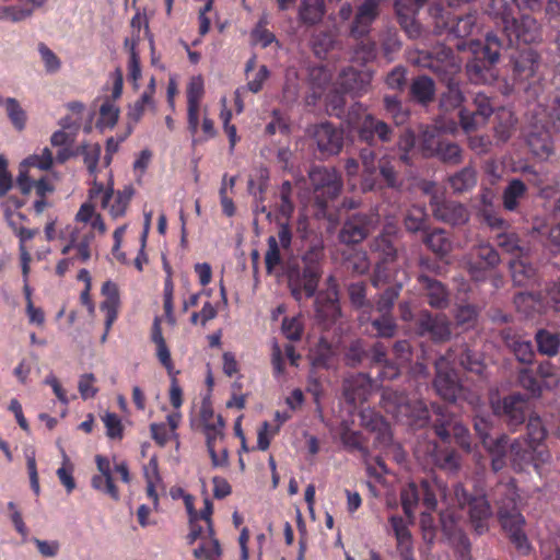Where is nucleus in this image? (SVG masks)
<instances>
[{
  "instance_id": "1",
  "label": "nucleus",
  "mask_w": 560,
  "mask_h": 560,
  "mask_svg": "<svg viewBox=\"0 0 560 560\" xmlns=\"http://www.w3.org/2000/svg\"><path fill=\"white\" fill-rule=\"evenodd\" d=\"M502 33L505 36L504 42L497 34L488 33L483 45L472 40L469 43L474 58L467 62L466 71L474 83H488L495 78L493 66L504 46L512 47L520 43L528 45L541 37L539 23L528 14H523L520 20L514 18Z\"/></svg>"
},
{
  "instance_id": "2",
  "label": "nucleus",
  "mask_w": 560,
  "mask_h": 560,
  "mask_svg": "<svg viewBox=\"0 0 560 560\" xmlns=\"http://www.w3.org/2000/svg\"><path fill=\"white\" fill-rule=\"evenodd\" d=\"M499 522L508 534L511 544L521 556H528L532 545L524 532L525 518L518 509L520 495L514 479L498 482L492 490Z\"/></svg>"
},
{
  "instance_id": "3",
  "label": "nucleus",
  "mask_w": 560,
  "mask_h": 560,
  "mask_svg": "<svg viewBox=\"0 0 560 560\" xmlns=\"http://www.w3.org/2000/svg\"><path fill=\"white\" fill-rule=\"evenodd\" d=\"M429 14L433 21V33L446 36L448 40L456 39L454 46L457 50H465L468 46L466 38L477 27V14L467 13L456 15L441 3H433L429 8Z\"/></svg>"
},
{
  "instance_id": "4",
  "label": "nucleus",
  "mask_w": 560,
  "mask_h": 560,
  "mask_svg": "<svg viewBox=\"0 0 560 560\" xmlns=\"http://www.w3.org/2000/svg\"><path fill=\"white\" fill-rule=\"evenodd\" d=\"M382 406L397 422L413 429L425 427L430 419V410L422 400L389 387L383 389Z\"/></svg>"
},
{
  "instance_id": "5",
  "label": "nucleus",
  "mask_w": 560,
  "mask_h": 560,
  "mask_svg": "<svg viewBox=\"0 0 560 560\" xmlns=\"http://www.w3.org/2000/svg\"><path fill=\"white\" fill-rule=\"evenodd\" d=\"M452 354L441 357L435 362L436 374L433 386L440 397L450 402L466 400L471 406H477L479 396L466 389L458 380L457 373L450 368Z\"/></svg>"
},
{
  "instance_id": "6",
  "label": "nucleus",
  "mask_w": 560,
  "mask_h": 560,
  "mask_svg": "<svg viewBox=\"0 0 560 560\" xmlns=\"http://www.w3.org/2000/svg\"><path fill=\"white\" fill-rule=\"evenodd\" d=\"M413 62L431 70L441 82L458 77L462 70L460 59L444 44L434 46L432 50H418Z\"/></svg>"
},
{
  "instance_id": "7",
  "label": "nucleus",
  "mask_w": 560,
  "mask_h": 560,
  "mask_svg": "<svg viewBox=\"0 0 560 560\" xmlns=\"http://www.w3.org/2000/svg\"><path fill=\"white\" fill-rule=\"evenodd\" d=\"M310 180L314 190L315 205L324 215L327 213L329 203L340 194L342 180L335 168L315 166L310 171Z\"/></svg>"
},
{
  "instance_id": "8",
  "label": "nucleus",
  "mask_w": 560,
  "mask_h": 560,
  "mask_svg": "<svg viewBox=\"0 0 560 560\" xmlns=\"http://www.w3.org/2000/svg\"><path fill=\"white\" fill-rule=\"evenodd\" d=\"M380 5V0H363L353 14L352 5L346 2L340 7L338 15L342 21H348L353 15L349 35L354 39H362L370 34L373 23L378 18Z\"/></svg>"
},
{
  "instance_id": "9",
  "label": "nucleus",
  "mask_w": 560,
  "mask_h": 560,
  "mask_svg": "<svg viewBox=\"0 0 560 560\" xmlns=\"http://www.w3.org/2000/svg\"><path fill=\"white\" fill-rule=\"evenodd\" d=\"M431 408L435 416L433 429L440 440L443 443H450L453 438L462 448L469 450L470 436L468 429L457 421L446 406L432 404Z\"/></svg>"
},
{
  "instance_id": "10",
  "label": "nucleus",
  "mask_w": 560,
  "mask_h": 560,
  "mask_svg": "<svg viewBox=\"0 0 560 560\" xmlns=\"http://www.w3.org/2000/svg\"><path fill=\"white\" fill-rule=\"evenodd\" d=\"M303 262L302 269L294 268L290 270L288 276L291 294L298 301L302 300L303 296H314L322 277V268L318 261L311 260L306 255Z\"/></svg>"
},
{
  "instance_id": "11",
  "label": "nucleus",
  "mask_w": 560,
  "mask_h": 560,
  "mask_svg": "<svg viewBox=\"0 0 560 560\" xmlns=\"http://www.w3.org/2000/svg\"><path fill=\"white\" fill-rule=\"evenodd\" d=\"M453 491L459 506H469V517L475 530L479 535L487 532L492 511L486 495H471L462 483H456Z\"/></svg>"
},
{
  "instance_id": "12",
  "label": "nucleus",
  "mask_w": 560,
  "mask_h": 560,
  "mask_svg": "<svg viewBox=\"0 0 560 560\" xmlns=\"http://www.w3.org/2000/svg\"><path fill=\"white\" fill-rule=\"evenodd\" d=\"M436 185L433 182H425L423 191L430 194V207L434 218L441 222L451 225H463L469 220L468 209L456 201L440 200V197L433 192Z\"/></svg>"
},
{
  "instance_id": "13",
  "label": "nucleus",
  "mask_w": 560,
  "mask_h": 560,
  "mask_svg": "<svg viewBox=\"0 0 560 560\" xmlns=\"http://www.w3.org/2000/svg\"><path fill=\"white\" fill-rule=\"evenodd\" d=\"M509 456L516 470H524L527 466L538 468L550 458L546 445H535L524 439L509 442Z\"/></svg>"
},
{
  "instance_id": "14",
  "label": "nucleus",
  "mask_w": 560,
  "mask_h": 560,
  "mask_svg": "<svg viewBox=\"0 0 560 560\" xmlns=\"http://www.w3.org/2000/svg\"><path fill=\"white\" fill-rule=\"evenodd\" d=\"M380 215L370 211L369 213H355L350 215L339 232V241L343 244H359L377 226Z\"/></svg>"
},
{
  "instance_id": "15",
  "label": "nucleus",
  "mask_w": 560,
  "mask_h": 560,
  "mask_svg": "<svg viewBox=\"0 0 560 560\" xmlns=\"http://www.w3.org/2000/svg\"><path fill=\"white\" fill-rule=\"evenodd\" d=\"M493 415L502 419L511 429L526 420L527 400L522 394H511L503 398L491 399Z\"/></svg>"
},
{
  "instance_id": "16",
  "label": "nucleus",
  "mask_w": 560,
  "mask_h": 560,
  "mask_svg": "<svg viewBox=\"0 0 560 560\" xmlns=\"http://www.w3.org/2000/svg\"><path fill=\"white\" fill-rule=\"evenodd\" d=\"M500 264V256L495 248L490 244H479L475 246L467 260V270L475 281H483L488 271L494 269Z\"/></svg>"
},
{
  "instance_id": "17",
  "label": "nucleus",
  "mask_w": 560,
  "mask_h": 560,
  "mask_svg": "<svg viewBox=\"0 0 560 560\" xmlns=\"http://www.w3.org/2000/svg\"><path fill=\"white\" fill-rule=\"evenodd\" d=\"M427 2L428 0H395L397 21L411 39L419 38L422 35V25L416 16Z\"/></svg>"
},
{
  "instance_id": "18",
  "label": "nucleus",
  "mask_w": 560,
  "mask_h": 560,
  "mask_svg": "<svg viewBox=\"0 0 560 560\" xmlns=\"http://www.w3.org/2000/svg\"><path fill=\"white\" fill-rule=\"evenodd\" d=\"M418 335L429 336L433 341L448 340L452 330L451 323L445 315H432L429 311H421L416 319Z\"/></svg>"
},
{
  "instance_id": "19",
  "label": "nucleus",
  "mask_w": 560,
  "mask_h": 560,
  "mask_svg": "<svg viewBox=\"0 0 560 560\" xmlns=\"http://www.w3.org/2000/svg\"><path fill=\"white\" fill-rule=\"evenodd\" d=\"M472 110L463 108L459 112V121L465 131L476 129L478 126L486 122V120L493 114V104L491 98L485 92H477L474 97Z\"/></svg>"
},
{
  "instance_id": "20",
  "label": "nucleus",
  "mask_w": 560,
  "mask_h": 560,
  "mask_svg": "<svg viewBox=\"0 0 560 560\" xmlns=\"http://www.w3.org/2000/svg\"><path fill=\"white\" fill-rule=\"evenodd\" d=\"M313 138L317 149L324 155L338 154L343 145V131L330 122H322L315 126Z\"/></svg>"
},
{
  "instance_id": "21",
  "label": "nucleus",
  "mask_w": 560,
  "mask_h": 560,
  "mask_svg": "<svg viewBox=\"0 0 560 560\" xmlns=\"http://www.w3.org/2000/svg\"><path fill=\"white\" fill-rule=\"evenodd\" d=\"M357 135L360 141L373 147L377 141L382 143L390 142L394 137V130L385 121L377 119L373 115H369L363 119L361 126H359Z\"/></svg>"
},
{
  "instance_id": "22",
  "label": "nucleus",
  "mask_w": 560,
  "mask_h": 560,
  "mask_svg": "<svg viewBox=\"0 0 560 560\" xmlns=\"http://www.w3.org/2000/svg\"><path fill=\"white\" fill-rule=\"evenodd\" d=\"M372 81V72L347 67L341 70L337 79V85L343 93L361 95L368 91Z\"/></svg>"
},
{
  "instance_id": "23",
  "label": "nucleus",
  "mask_w": 560,
  "mask_h": 560,
  "mask_svg": "<svg viewBox=\"0 0 560 560\" xmlns=\"http://www.w3.org/2000/svg\"><path fill=\"white\" fill-rule=\"evenodd\" d=\"M187 122L188 129L195 136L199 128V108L205 94L201 75L192 77L187 85Z\"/></svg>"
},
{
  "instance_id": "24",
  "label": "nucleus",
  "mask_w": 560,
  "mask_h": 560,
  "mask_svg": "<svg viewBox=\"0 0 560 560\" xmlns=\"http://www.w3.org/2000/svg\"><path fill=\"white\" fill-rule=\"evenodd\" d=\"M513 79L524 82L534 77L538 65L539 56L535 50L527 47L511 55Z\"/></svg>"
},
{
  "instance_id": "25",
  "label": "nucleus",
  "mask_w": 560,
  "mask_h": 560,
  "mask_svg": "<svg viewBox=\"0 0 560 560\" xmlns=\"http://www.w3.org/2000/svg\"><path fill=\"white\" fill-rule=\"evenodd\" d=\"M417 281L431 307L444 310L448 306L450 292L441 281L423 273L418 276Z\"/></svg>"
},
{
  "instance_id": "26",
  "label": "nucleus",
  "mask_w": 560,
  "mask_h": 560,
  "mask_svg": "<svg viewBox=\"0 0 560 560\" xmlns=\"http://www.w3.org/2000/svg\"><path fill=\"white\" fill-rule=\"evenodd\" d=\"M95 463L100 475H94L92 477V488L109 495L114 501H119L120 493L117 486L114 483L109 459L103 455H96Z\"/></svg>"
},
{
  "instance_id": "27",
  "label": "nucleus",
  "mask_w": 560,
  "mask_h": 560,
  "mask_svg": "<svg viewBox=\"0 0 560 560\" xmlns=\"http://www.w3.org/2000/svg\"><path fill=\"white\" fill-rule=\"evenodd\" d=\"M360 161L362 163V175H361V188L363 191H376L383 185L378 179L377 165H376V153L369 145L363 148L359 153Z\"/></svg>"
},
{
  "instance_id": "28",
  "label": "nucleus",
  "mask_w": 560,
  "mask_h": 560,
  "mask_svg": "<svg viewBox=\"0 0 560 560\" xmlns=\"http://www.w3.org/2000/svg\"><path fill=\"white\" fill-rule=\"evenodd\" d=\"M315 311L317 317L327 323H334L340 316L338 291L336 285L327 291H320L315 299Z\"/></svg>"
},
{
  "instance_id": "29",
  "label": "nucleus",
  "mask_w": 560,
  "mask_h": 560,
  "mask_svg": "<svg viewBox=\"0 0 560 560\" xmlns=\"http://www.w3.org/2000/svg\"><path fill=\"white\" fill-rule=\"evenodd\" d=\"M102 293L106 298L101 304V310L105 312V332L102 336V341L104 342L118 316L119 290L116 283L106 281L102 287Z\"/></svg>"
},
{
  "instance_id": "30",
  "label": "nucleus",
  "mask_w": 560,
  "mask_h": 560,
  "mask_svg": "<svg viewBox=\"0 0 560 560\" xmlns=\"http://www.w3.org/2000/svg\"><path fill=\"white\" fill-rule=\"evenodd\" d=\"M371 386L370 378L363 373H358L345 380L343 396L350 404L363 402L370 395Z\"/></svg>"
},
{
  "instance_id": "31",
  "label": "nucleus",
  "mask_w": 560,
  "mask_h": 560,
  "mask_svg": "<svg viewBox=\"0 0 560 560\" xmlns=\"http://www.w3.org/2000/svg\"><path fill=\"white\" fill-rule=\"evenodd\" d=\"M399 162V159L392 154H384L378 159L377 175L383 185L378 190L384 188L398 189L401 186L402 182L396 168Z\"/></svg>"
},
{
  "instance_id": "32",
  "label": "nucleus",
  "mask_w": 560,
  "mask_h": 560,
  "mask_svg": "<svg viewBox=\"0 0 560 560\" xmlns=\"http://www.w3.org/2000/svg\"><path fill=\"white\" fill-rule=\"evenodd\" d=\"M389 524L397 540V549L402 560H413L412 558V538L411 533L405 520L399 515H392Z\"/></svg>"
},
{
  "instance_id": "33",
  "label": "nucleus",
  "mask_w": 560,
  "mask_h": 560,
  "mask_svg": "<svg viewBox=\"0 0 560 560\" xmlns=\"http://www.w3.org/2000/svg\"><path fill=\"white\" fill-rule=\"evenodd\" d=\"M514 305L521 314L527 318L546 312V305L541 293L520 292L514 296Z\"/></svg>"
},
{
  "instance_id": "34",
  "label": "nucleus",
  "mask_w": 560,
  "mask_h": 560,
  "mask_svg": "<svg viewBox=\"0 0 560 560\" xmlns=\"http://www.w3.org/2000/svg\"><path fill=\"white\" fill-rule=\"evenodd\" d=\"M537 237L552 254H560V222L546 221L534 228Z\"/></svg>"
},
{
  "instance_id": "35",
  "label": "nucleus",
  "mask_w": 560,
  "mask_h": 560,
  "mask_svg": "<svg viewBox=\"0 0 560 560\" xmlns=\"http://www.w3.org/2000/svg\"><path fill=\"white\" fill-rule=\"evenodd\" d=\"M527 145L530 152L539 159H547L553 153V141L547 130L530 132L527 136Z\"/></svg>"
},
{
  "instance_id": "36",
  "label": "nucleus",
  "mask_w": 560,
  "mask_h": 560,
  "mask_svg": "<svg viewBox=\"0 0 560 560\" xmlns=\"http://www.w3.org/2000/svg\"><path fill=\"white\" fill-rule=\"evenodd\" d=\"M395 236L384 231L375 237L371 244V250L377 256V260L394 262L397 258V247L394 244Z\"/></svg>"
},
{
  "instance_id": "37",
  "label": "nucleus",
  "mask_w": 560,
  "mask_h": 560,
  "mask_svg": "<svg viewBox=\"0 0 560 560\" xmlns=\"http://www.w3.org/2000/svg\"><path fill=\"white\" fill-rule=\"evenodd\" d=\"M410 95L417 103L428 105L434 100V81L427 75L415 78L410 85Z\"/></svg>"
},
{
  "instance_id": "38",
  "label": "nucleus",
  "mask_w": 560,
  "mask_h": 560,
  "mask_svg": "<svg viewBox=\"0 0 560 560\" xmlns=\"http://www.w3.org/2000/svg\"><path fill=\"white\" fill-rule=\"evenodd\" d=\"M442 83L445 84L446 91L442 93L440 98L441 108L448 112L459 107L465 97L459 86L458 77L442 81Z\"/></svg>"
},
{
  "instance_id": "39",
  "label": "nucleus",
  "mask_w": 560,
  "mask_h": 560,
  "mask_svg": "<svg viewBox=\"0 0 560 560\" xmlns=\"http://www.w3.org/2000/svg\"><path fill=\"white\" fill-rule=\"evenodd\" d=\"M486 13L497 26L501 27L502 32L514 19L513 9L506 0H489Z\"/></svg>"
},
{
  "instance_id": "40",
  "label": "nucleus",
  "mask_w": 560,
  "mask_h": 560,
  "mask_svg": "<svg viewBox=\"0 0 560 560\" xmlns=\"http://www.w3.org/2000/svg\"><path fill=\"white\" fill-rule=\"evenodd\" d=\"M325 14L324 0H302L299 8V20L302 24L312 26L319 23Z\"/></svg>"
},
{
  "instance_id": "41",
  "label": "nucleus",
  "mask_w": 560,
  "mask_h": 560,
  "mask_svg": "<svg viewBox=\"0 0 560 560\" xmlns=\"http://www.w3.org/2000/svg\"><path fill=\"white\" fill-rule=\"evenodd\" d=\"M444 138L441 130L434 126H427L420 133L419 148L424 158L435 156Z\"/></svg>"
},
{
  "instance_id": "42",
  "label": "nucleus",
  "mask_w": 560,
  "mask_h": 560,
  "mask_svg": "<svg viewBox=\"0 0 560 560\" xmlns=\"http://www.w3.org/2000/svg\"><path fill=\"white\" fill-rule=\"evenodd\" d=\"M512 278L515 284L526 285L536 276V268L523 255H518L510 262Z\"/></svg>"
},
{
  "instance_id": "43",
  "label": "nucleus",
  "mask_w": 560,
  "mask_h": 560,
  "mask_svg": "<svg viewBox=\"0 0 560 560\" xmlns=\"http://www.w3.org/2000/svg\"><path fill=\"white\" fill-rule=\"evenodd\" d=\"M365 421V416L362 417ZM365 427L375 433L374 445L376 447H387L390 445L393 434L388 423H386L378 415H373L370 421L364 422Z\"/></svg>"
},
{
  "instance_id": "44",
  "label": "nucleus",
  "mask_w": 560,
  "mask_h": 560,
  "mask_svg": "<svg viewBox=\"0 0 560 560\" xmlns=\"http://www.w3.org/2000/svg\"><path fill=\"white\" fill-rule=\"evenodd\" d=\"M520 10L545 11L549 19L560 15V0H512Z\"/></svg>"
},
{
  "instance_id": "45",
  "label": "nucleus",
  "mask_w": 560,
  "mask_h": 560,
  "mask_svg": "<svg viewBox=\"0 0 560 560\" xmlns=\"http://www.w3.org/2000/svg\"><path fill=\"white\" fill-rule=\"evenodd\" d=\"M492 455L491 468L493 471H500L506 464V456L509 454V438L505 434L491 440L486 447Z\"/></svg>"
},
{
  "instance_id": "46",
  "label": "nucleus",
  "mask_w": 560,
  "mask_h": 560,
  "mask_svg": "<svg viewBox=\"0 0 560 560\" xmlns=\"http://www.w3.org/2000/svg\"><path fill=\"white\" fill-rule=\"evenodd\" d=\"M535 341L540 354L555 357L560 348V332H552L548 329H538L535 335Z\"/></svg>"
},
{
  "instance_id": "47",
  "label": "nucleus",
  "mask_w": 560,
  "mask_h": 560,
  "mask_svg": "<svg viewBox=\"0 0 560 560\" xmlns=\"http://www.w3.org/2000/svg\"><path fill=\"white\" fill-rule=\"evenodd\" d=\"M527 192L526 185L521 179H512L503 190V207L508 211H515L518 208L520 200Z\"/></svg>"
},
{
  "instance_id": "48",
  "label": "nucleus",
  "mask_w": 560,
  "mask_h": 560,
  "mask_svg": "<svg viewBox=\"0 0 560 560\" xmlns=\"http://www.w3.org/2000/svg\"><path fill=\"white\" fill-rule=\"evenodd\" d=\"M423 243L429 249L440 256L447 255L452 249V242L447 237L446 232L442 229L425 232Z\"/></svg>"
},
{
  "instance_id": "49",
  "label": "nucleus",
  "mask_w": 560,
  "mask_h": 560,
  "mask_svg": "<svg viewBox=\"0 0 560 560\" xmlns=\"http://www.w3.org/2000/svg\"><path fill=\"white\" fill-rule=\"evenodd\" d=\"M448 183L454 192L470 190L477 184V173L474 167L466 166L450 176Z\"/></svg>"
},
{
  "instance_id": "50",
  "label": "nucleus",
  "mask_w": 560,
  "mask_h": 560,
  "mask_svg": "<svg viewBox=\"0 0 560 560\" xmlns=\"http://www.w3.org/2000/svg\"><path fill=\"white\" fill-rule=\"evenodd\" d=\"M494 133L500 141H508L515 128L516 119L511 110L501 108L495 114Z\"/></svg>"
},
{
  "instance_id": "51",
  "label": "nucleus",
  "mask_w": 560,
  "mask_h": 560,
  "mask_svg": "<svg viewBox=\"0 0 560 560\" xmlns=\"http://www.w3.org/2000/svg\"><path fill=\"white\" fill-rule=\"evenodd\" d=\"M457 362L465 370L476 374H481L485 368L481 355L466 346L457 349Z\"/></svg>"
},
{
  "instance_id": "52",
  "label": "nucleus",
  "mask_w": 560,
  "mask_h": 560,
  "mask_svg": "<svg viewBox=\"0 0 560 560\" xmlns=\"http://www.w3.org/2000/svg\"><path fill=\"white\" fill-rule=\"evenodd\" d=\"M428 224V214L422 207L413 206L408 209L404 225L408 232L416 233L419 231L425 232Z\"/></svg>"
},
{
  "instance_id": "53",
  "label": "nucleus",
  "mask_w": 560,
  "mask_h": 560,
  "mask_svg": "<svg viewBox=\"0 0 560 560\" xmlns=\"http://www.w3.org/2000/svg\"><path fill=\"white\" fill-rule=\"evenodd\" d=\"M79 155L83 156V162L89 174L93 177L97 174V165L101 158L102 148L98 143H82L78 145Z\"/></svg>"
},
{
  "instance_id": "54",
  "label": "nucleus",
  "mask_w": 560,
  "mask_h": 560,
  "mask_svg": "<svg viewBox=\"0 0 560 560\" xmlns=\"http://www.w3.org/2000/svg\"><path fill=\"white\" fill-rule=\"evenodd\" d=\"M416 145V136L415 132L410 129L405 130L397 142V148L399 150L398 159L400 163H404L405 165H412L413 160V149Z\"/></svg>"
},
{
  "instance_id": "55",
  "label": "nucleus",
  "mask_w": 560,
  "mask_h": 560,
  "mask_svg": "<svg viewBox=\"0 0 560 560\" xmlns=\"http://www.w3.org/2000/svg\"><path fill=\"white\" fill-rule=\"evenodd\" d=\"M401 506L408 517H413L415 508L420 501V483L409 482L400 493Z\"/></svg>"
},
{
  "instance_id": "56",
  "label": "nucleus",
  "mask_w": 560,
  "mask_h": 560,
  "mask_svg": "<svg viewBox=\"0 0 560 560\" xmlns=\"http://www.w3.org/2000/svg\"><path fill=\"white\" fill-rule=\"evenodd\" d=\"M343 446L349 451H358L364 458L370 455V452L364 443L361 432L345 428L340 434Z\"/></svg>"
},
{
  "instance_id": "57",
  "label": "nucleus",
  "mask_w": 560,
  "mask_h": 560,
  "mask_svg": "<svg viewBox=\"0 0 560 560\" xmlns=\"http://www.w3.org/2000/svg\"><path fill=\"white\" fill-rule=\"evenodd\" d=\"M3 104L7 109L8 117L14 128L19 131L24 130L26 126L27 116L25 110L21 107L18 100L13 97H8L7 100H3Z\"/></svg>"
},
{
  "instance_id": "58",
  "label": "nucleus",
  "mask_w": 560,
  "mask_h": 560,
  "mask_svg": "<svg viewBox=\"0 0 560 560\" xmlns=\"http://www.w3.org/2000/svg\"><path fill=\"white\" fill-rule=\"evenodd\" d=\"M401 289L402 285L400 283H396L385 289L384 292L380 295L378 300L376 301V311L380 314L392 315L393 307L400 294Z\"/></svg>"
},
{
  "instance_id": "59",
  "label": "nucleus",
  "mask_w": 560,
  "mask_h": 560,
  "mask_svg": "<svg viewBox=\"0 0 560 560\" xmlns=\"http://www.w3.org/2000/svg\"><path fill=\"white\" fill-rule=\"evenodd\" d=\"M497 245L502 248L504 252L515 255L524 254V248L521 246V241L518 236L513 232L503 231L495 235Z\"/></svg>"
},
{
  "instance_id": "60",
  "label": "nucleus",
  "mask_w": 560,
  "mask_h": 560,
  "mask_svg": "<svg viewBox=\"0 0 560 560\" xmlns=\"http://www.w3.org/2000/svg\"><path fill=\"white\" fill-rule=\"evenodd\" d=\"M293 186L290 180H284L279 190L280 203L278 206V212L281 217L287 220L291 218L294 211V203L292 200Z\"/></svg>"
},
{
  "instance_id": "61",
  "label": "nucleus",
  "mask_w": 560,
  "mask_h": 560,
  "mask_svg": "<svg viewBox=\"0 0 560 560\" xmlns=\"http://www.w3.org/2000/svg\"><path fill=\"white\" fill-rule=\"evenodd\" d=\"M460 147L451 141L443 140L434 158H438L443 163L459 164L463 160Z\"/></svg>"
},
{
  "instance_id": "62",
  "label": "nucleus",
  "mask_w": 560,
  "mask_h": 560,
  "mask_svg": "<svg viewBox=\"0 0 560 560\" xmlns=\"http://www.w3.org/2000/svg\"><path fill=\"white\" fill-rule=\"evenodd\" d=\"M54 164L52 152L49 148H44L39 154H33L26 158L21 167L25 168H38L40 171H48Z\"/></svg>"
},
{
  "instance_id": "63",
  "label": "nucleus",
  "mask_w": 560,
  "mask_h": 560,
  "mask_svg": "<svg viewBox=\"0 0 560 560\" xmlns=\"http://www.w3.org/2000/svg\"><path fill=\"white\" fill-rule=\"evenodd\" d=\"M546 436L547 429L542 419L538 416H530L527 422V439L525 440L535 445H545Z\"/></svg>"
},
{
  "instance_id": "64",
  "label": "nucleus",
  "mask_w": 560,
  "mask_h": 560,
  "mask_svg": "<svg viewBox=\"0 0 560 560\" xmlns=\"http://www.w3.org/2000/svg\"><path fill=\"white\" fill-rule=\"evenodd\" d=\"M369 357L365 343L361 339L353 340L345 353V362L347 365L355 368Z\"/></svg>"
}]
</instances>
